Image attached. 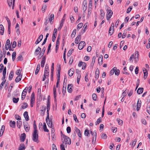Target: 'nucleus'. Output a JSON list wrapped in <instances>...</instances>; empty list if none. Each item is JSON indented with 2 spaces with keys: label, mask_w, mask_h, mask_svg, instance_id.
I'll list each match as a JSON object with an SVG mask.
<instances>
[{
  "label": "nucleus",
  "mask_w": 150,
  "mask_h": 150,
  "mask_svg": "<svg viewBox=\"0 0 150 150\" xmlns=\"http://www.w3.org/2000/svg\"><path fill=\"white\" fill-rule=\"evenodd\" d=\"M96 58V57L95 56H94L93 57L92 62H91V64L93 65V66L94 65L95 62Z\"/></svg>",
  "instance_id": "obj_59"
},
{
  "label": "nucleus",
  "mask_w": 150,
  "mask_h": 150,
  "mask_svg": "<svg viewBox=\"0 0 150 150\" xmlns=\"http://www.w3.org/2000/svg\"><path fill=\"white\" fill-rule=\"evenodd\" d=\"M117 121H118V123L119 125H122V123H123V121L122 120H120V119L117 118Z\"/></svg>",
  "instance_id": "obj_50"
},
{
  "label": "nucleus",
  "mask_w": 150,
  "mask_h": 150,
  "mask_svg": "<svg viewBox=\"0 0 150 150\" xmlns=\"http://www.w3.org/2000/svg\"><path fill=\"white\" fill-rule=\"evenodd\" d=\"M6 19L8 23V26H11V23L10 20L7 17H6Z\"/></svg>",
  "instance_id": "obj_60"
},
{
  "label": "nucleus",
  "mask_w": 150,
  "mask_h": 150,
  "mask_svg": "<svg viewBox=\"0 0 150 150\" xmlns=\"http://www.w3.org/2000/svg\"><path fill=\"white\" fill-rule=\"evenodd\" d=\"M33 140L35 142L38 143L39 141L38 140V134L37 131H34L33 134Z\"/></svg>",
  "instance_id": "obj_1"
},
{
  "label": "nucleus",
  "mask_w": 150,
  "mask_h": 150,
  "mask_svg": "<svg viewBox=\"0 0 150 150\" xmlns=\"http://www.w3.org/2000/svg\"><path fill=\"white\" fill-rule=\"evenodd\" d=\"M6 81V80L5 79L4 81H3L1 83L0 85V89H1L3 87L4 84L5 83Z\"/></svg>",
  "instance_id": "obj_49"
},
{
  "label": "nucleus",
  "mask_w": 150,
  "mask_h": 150,
  "mask_svg": "<svg viewBox=\"0 0 150 150\" xmlns=\"http://www.w3.org/2000/svg\"><path fill=\"white\" fill-rule=\"evenodd\" d=\"M4 32V28L3 25L1 24L0 25V34L1 35H3Z\"/></svg>",
  "instance_id": "obj_23"
},
{
  "label": "nucleus",
  "mask_w": 150,
  "mask_h": 150,
  "mask_svg": "<svg viewBox=\"0 0 150 150\" xmlns=\"http://www.w3.org/2000/svg\"><path fill=\"white\" fill-rule=\"evenodd\" d=\"M16 45V41H14L13 43L12 47V48H15Z\"/></svg>",
  "instance_id": "obj_58"
},
{
  "label": "nucleus",
  "mask_w": 150,
  "mask_h": 150,
  "mask_svg": "<svg viewBox=\"0 0 150 150\" xmlns=\"http://www.w3.org/2000/svg\"><path fill=\"white\" fill-rule=\"evenodd\" d=\"M25 149V147L24 144H23L22 143L20 145L18 150H24Z\"/></svg>",
  "instance_id": "obj_24"
},
{
  "label": "nucleus",
  "mask_w": 150,
  "mask_h": 150,
  "mask_svg": "<svg viewBox=\"0 0 150 150\" xmlns=\"http://www.w3.org/2000/svg\"><path fill=\"white\" fill-rule=\"evenodd\" d=\"M23 105H23L22 106V109H24L28 107V104L26 103H23Z\"/></svg>",
  "instance_id": "obj_44"
},
{
  "label": "nucleus",
  "mask_w": 150,
  "mask_h": 150,
  "mask_svg": "<svg viewBox=\"0 0 150 150\" xmlns=\"http://www.w3.org/2000/svg\"><path fill=\"white\" fill-rule=\"evenodd\" d=\"M73 117H74V121L76 122L77 123H78L79 122L77 119V118L76 117V115L75 114H74L73 115Z\"/></svg>",
  "instance_id": "obj_54"
},
{
  "label": "nucleus",
  "mask_w": 150,
  "mask_h": 150,
  "mask_svg": "<svg viewBox=\"0 0 150 150\" xmlns=\"http://www.w3.org/2000/svg\"><path fill=\"white\" fill-rule=\"evenodd\" d=\"M101 117H99L97 120L96 123V125L99 124L101 122Z\"/></svg>",
  "instance_id": "obj_61"
},
{
  "label": "nucleus",
  "mask_w": 150,
  "mask_h": 150,
  "mask_svg": "<svg viewBox=\"0 0 150 150\" xmlns=\"http://www.w3.org/2000/svg\"><path fill=\"white\" fill-rule=\"evenodd\" d=\"M13 71H11L9 76V80H11L13 78Z\"/></svg>",
  "instance_id": "obj_34"
},
{
  "label": "nucleus",
  "mask_w": 150,
  "mask_h": 150,
  "mask_svg": "<svg viewBox=\"0 0 150 150\" xmlns=\"http://www.w3.org/2000/svg\"><path fill=\"white\" fill-rule=\"evenodd\" d=\"M22 122L21 121L18 120L17 122V125L18 128H20L21 125H22Z\"/></svg>",
  "instance_id": "obj_37"
},
{
  "label": "nucleus",
  "mask_w": 150,
  "mask_h": 150,
  "mask_svg": "<svg viewBox=\"0 0 150 150\" xmlns=\"http://www.w3.org/2000/svg\"><path fill=\"white\" fill-rule=\"evenodd\" d=\"M89 131L87 129H86L84 132V134L85 135L88 136L89 134Z\"/></svg>",
  "instance_id": "obj_57"
},
{
  "label": "nucleus",
  "mask_w": 150,
  "mask_h": 150,
  "mask_svg": "<svg viewBox=\"0 0 150 150\" xmlns=\"http://www.w3.org/2000/svg\"><path fill=\"white\" fill-rule=\"evenodd\" d=\"M46 50L45 47H44L42 48V51L41 52L38 56V59H40L44 55Z\"/></svg>",
  "instance_id": "obj_10"
},
{
  "label": "nucleus",
  "mask_w": 150,
  "mask_h": 150,
  "mask_svg": "<svg viewBox=\"0 0 150 150\" xmlns=\"http://www.w3.org/2000/svg\"><path fill=\"white\" fill-rule=\"evenodd\" d=\"M10 44V41L8 39L6 40V44H5V48L6 50H8L9 47H11V45Z\"/></svg>",
  "instance_id": "obj_9"
},
{
  "label": "nucleus",
  "mask_w": 150,
  "mask_h": 150,
  "mask_svg": "<svg viewBox=\"0 0 150 150\" xmlns=\"http://www.w3.org/2000/svg\"><path fill=\"white\" fill-rule=\"evenodd\" d=\"M76 29H74L73 32L71 34V37H74L76 33Z\"/></svg>",
  "instance_id": "obj_46"
},
{
  "label": "nucleus",
  "mask_w": 150,
  "mask_h": 150,
  "mask_svg": "<svg viewBox=\"0 0 150 150\" xmlns=\"http://www.w3.org/2000/svg\"><path fill=\"white\" fill-rule=\"evenodd\" d=\"M75 130L76 131V132L77 133L79 137H81V131L80 130L76 127H75Z\"/></svg>",
  "instance_id": "obj_16"
},
{
  "label": "nucleus",
  "mask_w": 150,
  "mask_h": 150,
  "mask_svg": "<svg viewBox=\"0 0 150 150\" xmlns=\"http://www.w3.org/2000/svg\"><path fill=\"white\" fill-rule=\"evenodd\" d=\"M101 137L103 139H106L107 138V136L106 134L103 133L101 135Z\"/></svg>",
  "instance_id": "obj_53"
},
{
  "label": "nucleus",
  "mask_w": 150,
  "mask_h": 150,
  "mask_svg": "<svg viewBox=\"0 0 150 150\" xmlns=\"http://www.w3.org/2000/svg\"><path fill=\"white\" fill-rule=\"evenodd\" d=\"M85 1H86V3L83 4V10L84 11H85L86 10L87 7V5L86 0L84 1L83 3H84Z\"/></svg>",
  "instance_id": "obj_27"
},
{
  "label": "nucleus",
  "mask_w": 150,
  "mask_h": 150,
  "mask_svg": "<svg viewBox=\"0 0 150 150\" xmlns=\"http://www.w3.org/2000/svg\"><path fill=\"white\" fill-rule=\"evenodd\" d=\"M26 137V135L25 133H23L21 134L20 137V140L21 142H23L25 141Z\"/></svg>",
  "instance_id": "obj_7"
},
{
  "label": "nucleus",
  "mask_w": 150,
  "mask_h": 150,
  "mask_svg": "<svg viewBox=\"0 0 150 150\" xmlns=\"http://www.w3.org/2000/svg\"><path fill=\"white\" fill-rule=\"evenodd\" d=\"M5 129V126L4 125H2L1 127V129H0V137H1L4 132V131Z\"/></svg>",
  "instance_id": "obj_25"
},
{
  "label": "nucleus",
  "mask_w": 150,
  "mask_h": 150,
  "mask_svg": "<svg viewBox=\"0 0 150 150\" xmlns=\"http://www.w3.org/2000/svg\"><path fill=\"white\" fill-rule=\"evenodd\" d=\"M19 100L18 98H13V102L15 103H17L18 102Z\"/></svg>",
  "instance_id": "obj_42"
},
{
  "label": "nucleus",
  "mask_w": 150,
  "mask_h": 150,
  "mask_svg": "<svg viewBox=\"0 0 150 150\" xmlns=\"http://www.w3.org/2000/svg\"><path fill=\"white\" fill-rule=\"evenodd\" d=\"M66 87H65L63 86L62 88V93L64 94L66 92Z\"/></svg>",
  "instance_id": "obj_62"
},
{
  "label": "nucleus",
  "mask_w": 150,
  "mask_h": 150,
  "mask_svg": "<svg viewBox=\"0 0 150 150\" xmlns=\"http://www.w3.org/2000/svg\"><path fill=\"white\" fill-rule=\"evenodd\" d=\"M74 73V70L73 68H71L68 71V74L70 76H71Z\"/></svg>",
  "instance_id": "obj_17"
},
{
  "label": "nucleus",
  "mask_w": 150,
  "mask_h": 150,
  "mask_svg": "<svg viewBox=\"0 0 150 150\" xmlns=\"http://www.w3.org/2000/svg\"><path fill=\"white\" fill-rule=\"evenodd\" d=\"M73 50H74L73 49H71L69 50L68 53L67 54V56L69 57L71 55Z\"/></svg>",
  "instance_id": "obj_47"
},
{
  "label": "nucleus",
  "mask_w": 150,
  "mask_h": 150,
  "mask_svg": "<svg viewBox=\"0 0 150 150\" xmlns=\"http://www.w3.org/2000/svg\"><path fill=\"white\" fill-rule=\"evenodd\" d=\"M72 87V84H69L68 85L67 90L69 93H71L72 92V88L71 87Z\"/></svg>",
  "instance_id": "obj_22"
},
{
  "label": "nucleus",
  "mask_w": 150,
  "mask_h": 150,
  "mask_svg": "<svg viewBox=\"0 0 150 150\" xmlns=\"http://www.w3.org/2000/svg\"><path fill=\"white\" fill-rule=\"evenodd\" d=\"M103 57L102 56H100L98 60V63L99 64H102L103 62Z\"/></svg>",
  "instance_id": "obj_33"
},
{
  "label": "nucleus",
  "mask_w": 150,
  "mask_h": 150,
  "mask_svg": "<svg viewBox=\"0 0 150 150\" xmlns=\"http://www.w3.org/2000/svg\"><path fill=\"white\" fill-rule=\"evenodd\" d=\"M61 69V66L60 65H59V67L58 68V74H57V77H60V72Z\"/></svg>",
  "instance_id": "obj_38"
},
{
  "label": "nucleus",
  "mask_w": 150,
  "mask_h": 150,
  "mask_svg": "<svg viewBox=\"0 0 150 150\" xmlns=\"http://www.w3.org/2000/svg\"><path fill=\"white\" fill-rule=\"evenodd\" d=\"M86 64L85 62H80L78 64V66L79 67L82 66V69H84L86 68Z\"/></svg>",
  "instance_id": "obj_8"
},
{
  "label": "nucleus",
  "mask_w": 150,
  "mask_h": 150,
  "mask_svg": "<svg viewBox=\"0 0 150 150\" xmlns=\"http://www.w3.org/2000/svg\"><path fill=\"white\" fill-rule=\"evenodd\" d=\"M144 89L142 88H139L137 90V93L140 94L142 93Z\"/></svg>",
  "instance_id": "obj_29"
},
{
  "label": "nucleus",
  "mask_w": 150,
  "mask_h": 150,
  "mask_svg": "<svg viewBox=\"0 0 150 150\" xmlns=\"http://www.w3.org/2000/svg\"><path fill=\"white\" fill-rule=\"evenodd\" d=\"M43 36L42 35H40L36 41L35 43L36 45L38 44L42 40L43 38Z\"/></svg>",
  "instance_id": "obj_12"
},
{
  "label": "nucleus",
  "mask_w": 150,
  "mask_h": 150,
  "mask_svg": "<svg viewBox=\"0 0 150 150\" xmlns=\"http://www.w3.org/2000/svg\"><path fill=\"white\" fill-rule=\"evenodd\" d=\"M46 57L45 56H44L42 58V59L41 62V67H43L45 62Z\"/></svg>",
  "instance_id": "obj_15"
},
{
  "label": "nucleus",
  "mask_w": 150,
  "mask_h": 150,
  "mask_svg": "<svg viewBox=\"0 0 150 150\" xmlns=\"http://www.w3.org/2000/svg\"><path fill=\"white\" fill-rule=\"evenodd\" d=\"M35 100V93L34 92H33L31 96V100L32 101H34Z\"/></svg>",
  "instance_id": "obj_36"
},
{
  "label": "nucleus",
  "mask_w": 150,
  "mask_h": 150,
  "mask_svg": "<svg viewBox=\"0 0 150 150\" xmlns=\"http://www.w3.org/2000/svg\"><path fill=\"white\" fill-rule=\"evenodd\" d=\"M49 70H48V71H47L45 70V69L44 75H45V76H46L47 77H48L49 76Z\"/></svg>",
  "instance_id": "obj_51"
},
{
  "label": "nucleus",
  "mask_w": 150,
  "mask_h": 150,
  "mask_svg": "<svg viewBox=\"0 0 150 150\" xmlns=\"http://www.w3.org/2000/svg\"><path fill=\"white\" fill-rule=\"evenodd\" d=\"M10 125L11 127L12 128H14L16 125L15 122L14 121H10Z\"/></svg>",
  "instance_id": "obj_28"
},
{
  "label": "nucleus",
  "mask_w": 150,
  "mask_h": 150,
  "mask_svg": "<svg viewBox=\"0 0 150 150\" xmlns=\"http://www.w3.org/2000/svg\"><path fill=\"white\" fill-rule=\"evenodd\" d=\"M43 129L45 132H48L49 130L47 129L46 127V125L45 123H44L43 126Z\"/></svg>",
  "instance_id": "obj_35"
},
{
  "label": "nucleus",
  "mask_w": 150,
  "mask_h": 150,
  "mask_svg": "<svg viewBox=\"0 0 150 150\" xmlns=\"http://www.w3.org/2000/svg\"><path fill=\"white\" fill-rule=\"evenodd\" d=\"M57 30L56 28H55L53 31V33L52 35V41L54 42L56 38L57 35Z\"/></svg>",
  "instance_id": "obj_4"
},
{
  "label": "nucleus",
  "mask_w": 150,
  "mask_h": 150,
  "mask_svg": "<svg viewBox=\"0 0 150 150\" xmlns=\"http://www.w3.org/2000/svg\"><path fill=\"white\" fill-rule=\"evenodd\" d=\"M85 44L86 43L85 42L83 41H81L78 47L79 49L80 50L82 49L85 46Z\"/></svg>",
  "instance_id": "obj_5"
},
{
  "label": "nucleus",
  "mask_w": 150,
  "mask_h": 150,
  "mask_svg": "<svg viewBox=\"0 0 150 150\" xmlns=\"http://www.w3.org/2000/svg\"><path fill=\"white\" fill-rule=\"evenodd\" d=\"M22 76V74H20L15 79V81L17 83L19 82L21 80Z\"/></svg>",
  "instance_id": "obj_19"
},
{
  "label": "nucleus",
  "mask_w": 150,
  "mask_h": 150,
  "mask_svg": "<svg viewBox=\"0 0 150 150\" xmlns=\"http://www.w3.org/2000/svg\"><path fill=\"white\" fill-rule=\"evenodd\" d=\"M15 117L16 119L17 120H21L20 116L18 115H16Z\"/></svg>",
  "instance_id": "obj_64"
},
{
  "label": "nucleus",
  "mask_w": 150,
  "mask_h": 150,
  "mask_svg": "<svg viewBox=\"0 0 150 150\" xmlns=\"http://www.w3.org/2000/svg\"><path fill=\"white\" fill-rule=\"evenodd\" d=\"M81 39V35H78L77 37L76 38L75 41V43L77 44H78L79 42Z\"/></svg>",
  "instance_id": "obj_13"
},
{
  "label": "nucleus",
  "mask_w": 150,
  "mask_h": 150,
  "mask_svg": "<svg viewBox=\"0 0 150 150\" xmlns=\"http://www.w3.org/2000/svg\"><path fill=\"white\" fill-rule=\"evenodd\" d=\"M64 20L63 19H62V21L61 23L60 24L59 27L58 28V30H61V29L62 28V27L63 25V22H64Z\"/></svg>",
  "instance_id": "obj_41"
},
{
  "label": "nucleus",
  "mask_w": 150,
  "mask_h": 150,
  "mask_svg": "<svg viewBox=\"0 0 150 150\" xmlns=\"http://www.w3.org/2000/svg\"><path fill=\"white\" fill-rule=\"evenodd\" d=\"M4 68V65L2 64H1L0 65V73L2 72Z\"/></svg>",
  "instance_id": "obj_56"
},
{
  "label": "nucleus",
  "mask_w": 150,
  "mask_h": 150,
  "mask_svg": "<svg viewBox=\"0 0 150 150\" xmlns=\"http://www.w3.org/2000/svg\"><path fill=\"white\" fill-rule=\"evenodd\" d=\"M91 134L93 136V137H94V138H95V140H96V130H94L93 132L91 131Z\"/></svg>",
  "instance_id": "obj_26"
},
{
  "label": "nucleus",
  "mask_w": 150,
  "mask_h": 150,
  "mask_svg": "<svg viewBox=\"0 0 150 150\" xmlns=\"http://www.w3.org/2000/svg\"><path fill=\"white\" fill-rule=\"evenodd\" d=\"M34 123L33 124V127H34V131H37V127L35 124V120L34 121Z\"/></svg>",
  "instance_id": "obj_52"
},
{
  "label": "nucleus",
  "mask_w": 150,
  "mask_h": 150,
  "mask_svg": "<svg viewBox=\"0 0 150 150\" xmlns=\"http://www.w3.org/2000/svg\"><path fill=\"white\" fill-rule=\"evenodd\" d=\"M96 79H98V78L99 76V70L98 68H97L96 70Z\"/></svg>",
  "instance_id": "obj_30"
},
{
  "label": "nucleus",
  "mask_w": 150,
  "mask_h": 150,
  "mask_svg": "<svg viewBox=\"0 0 150 150\" xmlns=\"http://www.w3.org/2000/svg\"><path fill=\"white\" fill-rule=\"evenodd\" d=\"M42 110H41V115H44L46 109V107L45 106H43L42 107Z\"/></svg>",
  "instance_id": "obj_31"
},
{
  "label": "nucleus",
  "mask_w": 150,
  "mask_h": 150,
  "mask_svg": "<svg viewBox=\"0 0 150 150\" xmlns=\"http://www.w3.org/2000/svg\"><path fill=\"white\" fill-rule=\"evenodd\" d=\"M120 73V71L118 69H116V70L115 71V74L117 76H118L119 74Z\"/></svg>",
  "instance_id": "obj_55"
},
{
  "label": "nucleus",
  "mask_w": 150,
  "mask_h": 150,
  "mask_svg": "<svg viewBox=\"0 0 150 150\" xmlns=\"http://www.w3.org/2000/svg\"><path fill=\"white\" fill-rule=\"evenodd\" d=\"M53 94L55 101H56V97L57 96L56 88L54 86L53 88Z\"/></svg>",
  "instance_id": "obj_20"
},
{
  "label": "nucleus",
  "mask_w": 150,
  "mask_h": 150,
  "mask_svg": "<svg viewBox=\"0 0 150 150\" xmlns=\"http://www.w3.org/2000/svg\"><path fill=\"white\" fill-rule=\"evenodd\" d=\"M92 97L93 100H96L97 98V95L95 93H93L92 95Z\"/></svg>",
  "instance_id": "obj_45"
},
{
  "label": "nucleus",
  "mask_w": 150,
  "mask_h": 150,
  "mask_svg": "<svg viewBox=\"0 0 150 150\" xmlns=\"http://www.w3.org/2000/svg\"><path fill=\"white\" fill-rule=\"evenodd\" d=\"M113 14L112 11L110 9L107 10V19L108 20L111 17Z\"/></svg>",
  "instance_id": "obj_3"
},
{
  "label": "nucleus",
  "mask_w": 150,
  "mask_h": 150,
  "mask_svg": "<svg viewBox=\"0 0 150 150\" xmlns=\"http://www.w3.org/2000/svg\"><path fill=\"white\" fill-rule=\"evenodd\" d=\"M63 137L66 144H67L69 145L71 144V140L70 138L64 135H63Z\"/></svg>",
  "instance_id": "obj_2"
},
{
  "label": "nucleus",
  "mask_w": 150,
  "mask_h": 150,
  "mask_svg": "<svg viewBox=\"0 0 150 150\" xmlns=\"http://www.w3.org/2000/svg\"><path fill=\"white\" fill-rule=\"evenodd\" d=\"M114 31V29L109 28V34L110 35H111L113 33Z\"/></svg>",
  "instance_id": "obj_39"
},
{
  "label": "nucleus",
  "mask_w": 150,
  "mask_h": 150,
  "mask_svg": "<svg viewBox=\"0 0 150 150\" xmlns=\"http://www.w3.org/2000/svg\"><path fill=\"white\" fill-rule=\"evenodd\" d=\"M23 60V57L22 56L19 55L17 58V61H21Z\"/></svg>",
  "instance_id": "obj_48"
},
{
  "label": "nucleus",
  "mask_w": 150,
  "mask_h": 150,
  "mask_svg": "<svg viewBox=\"0 0 150 150\" xmlns=\"http://www.w3.org/2000/svg\"><path fill=\"white\" fill-rule=\"evenodd\" d=\"M16 53L15 52H13L12 54V59L13 61L15 59L16 57Z\"/></svg>",
  "instance_id": "obj_40"
},
{
  "label": "nucleus",
  "mask_w": 150,
  "mask_h": 150,
  "mask_svg": "<svg viewBox=\"0 0 150 150\" xmlns=\"http://www.w3.org/2000/svg\"><path fill=\"white\" fill-rule=\"evenodd\" d=\"M7 3L9 7L11 6L12 5V0H8Z\"/></svg>",
  "instance_id": "obj_63"
},
{
  "label": "nucleus",
  "mask_w": 150,
  "mask_h": 150,
  "mask_svg": "<svg viewBox=\"0 0 150 150\" xmlns=\"http://www.w3.org/2000/svg\"><path fill=\"white\" fill-rule=\"evenodd\" d=\"M41 51V48L38 47V48L36 49L35 51L34 54L35 55H37Z\"/></svg>",
  "instance_id": "obj_21"
},
{
  "label": "nucleus",
  "mask_w": 150,
  "mask_h": 150,
  "mask_svg": "<svg viewBox=\"0 0 150 150\" xmlns=\"http://www.w3.org/2000/svg\"><path fill=\"white\" fill-rule=\"evenodd\" d=\"M141 105V100L139 99L138 100L137 103V111H139Z\"/></svg>",
  "instance_id": "obj_11"
},
{
  "label": "nucleus",
  "mask_w": 150,
  "mask_h": 150,
  "mask_svg": "<svg viewBox=\"0 0 150 150\" xmlns=\"http://www.w3.org/2000/svg\"><path fill=\"white\" fill-rule=\"evenodd\" d=\"M23 116L26 121H28L29 120L28 112L27 111H25L24 113Z\"/></svg>",
  "instance_id": "obj_18"
},
{
  "label": "nucleus",
  "mask_w": 150,
  "mask_h": 150,
  "mask_svg": "<svg viewBox=\"0 0 150 150\" xmlns=\"http://www.w3.org/2000/svg\"><path fill=\"white\" fill-rule=\"evenodd\" d=\"M117 69V68L116 67H115L111 70L110 74V76H111L113 74L115 73V71Z\"/></svg>",
  "instance_id": "obj_32"
},
{
  "label": "nucleus",
  "mask_w": 150,
  "mask_h": 150,
  "mask_svg": "<svg viewBox=\"0 0 150 150\" xmlns=\"http://www.w3.org/2000/svg\"><path fill=\"white\" fill-rule=\"evenodd\" d=\"M24 126L25 131L27 132L29 131L30 128V127H29L27 122H26L24 124Z\"/></svg>",
  "instance_id": "obj_14"
},
{
  "label": "nucleus",
  "mask_w": 150,
  "mask_h": 150,
  "mask_svg": "<svg viewBox=\"0 0 150 150\" xmlns=\"http://www.w3.org/2000/svg\"><path fill=\"white\" fill-rule=\"evenodd\" d=\"M46 122L49 127L50 128H52L53 127L52 122V120H50L49 119H47V118H46Z\"/></svg>",
  "instance_id": "obj_6"
},
{
  "label": "nucleus",
  "mask_w": 150,
  "mask_h": 150,
  "mask_svg": "<svg viewBox=\"0 0 150 150\" xmlns=\"http://www.w3.org/2000/svg\"><path fill=\"white\" fill-rule=\"evenodd\" d=\"M100 16L102 17V18H103L105 16V13H104L102 9L100 10Z\"/></svg>",
  "instance_id": "obj_43"
}]
</instances>
